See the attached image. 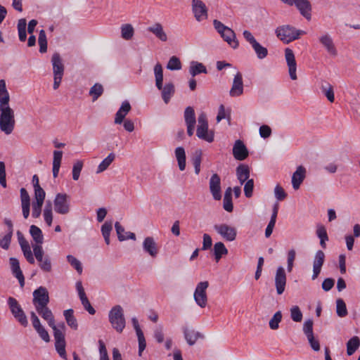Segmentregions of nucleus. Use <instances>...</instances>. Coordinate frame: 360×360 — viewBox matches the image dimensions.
Wrapping results in <instances>:
<instances>
[{
	"mask_svg": "<svg viewBox=\"0 0 360 360\" xmlns=\"http://www.w3.org/2000/svg\"><path fill=\"white\" fill-rule=\"evenodd\" d=\"M10 96L4 79H0V129L11 134L15 127V114L9 106Z\"/></svg>",
	"mask_w": 360,
	"mask_h": 360,
	"instance_id": "nucleus-1",
	"label": "nucleus"
},
{
	"mask_svg": "<svg viewBox=\"0 0 360 360\" xmlns=\"http://www.w3.org/2000/svg\"><path fill=\"white\" fill-rule=\"evenodd\" d=\"M155 77V85L159 90L162 91V98L164 102L167 104L174 94V86L172 83H167L164 86L163 70L160 63H157L154 67Z\"/></svg>",
	"mask_w": 360,
	"mask_h": 360,
	"instance_id": "nucleus-2",
	"label": "nucleus"
},
{
	"mask_svg": "<svg viewBox=\"0 0 360 360\" xmlns=\"http://www.w3.org/2000/svg\"><path fill=\"white\" fill-rule=\"evenodd\" d=\"M108 319L112 327L121 333L126 326L123 309L120 305L114 306L108 313Z\"/></svg>",
	"mask_w": 360,
	"mask_h": 360,
	"instance_id": "nucleus-3",
	"label": "nucleus"
},
{
	"mask_svg": "<svg viewBox=\"0 0 360 360\" xmlns=\"http://www.w3.org/2000/svg\"><path fill=\"white\" fill-rule=\"evenodd\" d=\"M277 37L285 44H288L300 37L301 34H305L304 31L297 30L290 25H283L276 29Z\"/></svg>",
	"mask_w": 360,
	"mask_h": 360,
	"instance_id": "nucleus-4",
	"label": "nucleus"
},
{
	"mask_svg": "<svg viewBox=\"0 0 360 360\" xmlns=\"http://www.w3.org/2000/svg\"><path fill=\"white\" fill-rule=\"evenodd\" d=\"M131 107L128 101L122 102L120 108L115 114V124H120L124 122V128L126 131L131 132L134 130V124L131 120H125L124 118L129 112L131 110Z\"/></svg>",
	"mask_w": 360,
	"mask_h": 360,
	"instance_id": "nucleus-5",
	"label": "nucleus"
},
{
	"mask_svg": "<svg viewBox=\"0 0 360 360\" xmlns=\"http://www.w3.org/2000/svg\"><path fill=\"white\" fill-rule=\"evenodd\" d=\"M196 135L199 139L205 140L209 143L214 141V134L208 131V122L205 113L202 112L198 117V127Z\"/></svg>",
	"mask_w": 360,
	"mask_h": 360,
	"instance_id": "nucleus-6",
	"label": "nucleus"
},
{
	"mask_svg": "<svg viewBox=\"0 0 360 360\" xmlns=\"http://www.w3.org/2000/svg\"><path fill=\"white\" fill-rule=\"evenodd\" d=\"M51 63L53 65V89H57L61 82L63 73H64V65L63 63L60 56L58 53H55L52 56Z\"/></svg>",
	"mask_w": 360,
	"mask_h": 360,
	"instance_id": "nucleus-7",
	"label": "nucleus"
},
{
	"mask_svg": "<svg viewBox=\"0 0 360 360\" xmlns=\"http://www.w3.org/2000/svg\"><path fill=\"white\" fill-rule=\"evenodd\" d=\"M8 305L14 318L24 327L28 324L27 316L17 300L9 297L7 300Z\"/></svg>",
	"mask_w": 360,
	"mask_h": 360,
	"instance_id": "nucleus-8",
	"label": "nucleus"
},
{
	"mask_svg": "<svg viewBox=\"0 0 360 360\" xmlns=\"http://www.w3.org/2000/svg\"><path fill=\"white\" fill-rule=\"evenodd\" d=\"M209 286L208 281H201L198 283L193 294L195 303L201 308L206 307L207 295L206 290Z\"/></svg>",
	"mask_w": 360,
	"mask_h": 360,
	"instance_id": "nucleus-9",
	"label": "nucleus"
},
{
	"mask_svg": "<svg viewBox=\"0 0 360 360\" xmlns=\"http://www.w3.org/2000/svg\"><path fill=\"white\" fill-rule=\"evenodd\" d=\"M243 35L245 40L252 46L254 49L257 57L259 59H264L268 55V50L266 48L262 46L254 37L252 34L248 30H244Z\"/></svg>",
	"mask_w": 360,
	"mask_h": 360,
	"instance_id": "nucleus-10",
	"label": "nucleus"
},
{
	"mask_svg": "<svg viewBox=\"0 0 360 360\" xmlns=\"http://www.w3.org/2000/svg\"><path fill=\"white\" fill-rule=\"evenodd\" d=\"M54 210L60 214H67L70 210L69 196L66 193H57L53 200Z\"/></svg>",
	"mask_w": 360,
	"mask_h": 360,
	"instance_id": "nucleus-11",
	"label": "nucleus"
},
{
	"mask_svg": "<svg viewBox=\"0 0 360 360\" xmlns=\"http://www.w3.org/2000/svg\"><path fill=\"white\" fill-rule=\"evenodd\" d=\"M214 229L226 241H233L236 238V229L226 224H215Z\"/></svg>",
	"mask_w": 360,
	"mask_h": 360,
	"instance_id": "nucleus-12",
	"label": "nucleus"
},
{
	"mask_svg": "<svg viewBox=\"0 0 360 360\" xmlns=\"http://www.w3.org/2000/svg\"><path fill=\"white\" fill-rule=\"evenodd\" d=\"M33 304L35 308L45 307L49 302V295L45 287L40 286L33 292Z\"/></svg>",
	"mask_w": 360,
	"mask_h": 360,
	"instance_id": "nucleus-13",
	"label": "nucleus"
},
{
	"mask_svg": "<svg viewBox=\"0 0 360 360\" xmlns=\"http://www.w3.org/2000/svg\"><path fill=\"white\" fill-rule=\"evenodd\" d=\"M287 283V276L284 268L282 266L276 269L274 284L278 295H282L285 290Z\"/></svg>",
	"mask_w": 360,
	"mask_h": 360,
	"instance_id": "nucleus-14",
	"label": "nucleus"
},
{
	"mask_svg": "<svg viewBox=\"0 0 360 360\" xmlns=\"http://www.w3.org/2000/svg\"><path fill=\"white\" fill-rule=\"evenodd\" d=\"M192 11L198 22L207 18V8L201 0H192Z\"/></svg>",
	"mask_w": 360,
	"mask_h": 360,
	"instance_id": "nucleus-15",
	"label": "nucleus"
},
{
	"mask_svg": "<svg viewBox=\"0 0 360 360\" xmlns=\"http://www.w3.org/2000/svg\"><path fill=\"white\" fill-rule=\"evenodd\" d=\"M291 5H295L300 13L307 20L311 18V4L309 0H291Z\"/></svg>",
	"mask_w": 360,
	"mask_h": 360,
	"instance_id": "nucleus-16",
	"label": "nucleus"
},
{
	"mask_svg": "<svg viewBox=\"0 0 360 360\" xmlns=\"http://www.w3.org/2000/svg\"><path fill=\"white\" fill-rule=\"evenodd\" d=\"M285 58L288 68L290 77L292 80H296L297 79L296 74L297 63L292 50L289 48H286L285 50Z\"/></svg>",
	"mask_w": 360,
	"mask_h": 360,
	"instance_id": "nucleus-17",
	"label": "nucleus"
},
{
	"mask_svg": "<svg viewBox=\"0 0 360 360\" xmlns=\"http://www.w3.org/2000/svg\"><path fill=\"white\" fill-rule=\"evenodd\" d=\"M17 236H18V243H19L21 250L23 252L24 257H25V259L30 264H34L35 260H34V256H33L32 252L31 250L29 243L24 238L22 233L20 231H18L17 232Z\"/></svg>",
	"mask_w": 360,
	"mask_h": 360,
	"instance_id": "nucleus-18",
	"label": "nucleus"
},
{
	"mask_svg": "<svg viewBox=\"0 0 360 360\" xmlns=\"http://www.w3.org/2000/svg\"><path fill=\"white\" fill-rule=\"evenodd\" d=\"M243 94V75L238 72L233 78L232 86L230 89L229 94L232 97H238Z\"/></svg>",
	"mask_w": 360,
	"mask_h": 360,
	"instance_id": "nucleus-19",
	"label": "nucleus"
},
{
	"mask_svg": "<svg viewBox=\"0 0 360 360\" xmlns=\"http://www.w3.org/2000/svg\"><path fill=\"white\" fill-rule=\"evenodd\" d=\"M210 190L216 200H219L221 198V179L217 174L212 175L210 179Z\"/></svg>",
	"mask_w": 360,
	"mask_h": 360,
	"instance_id": "nucleus-20",
	"label": "nucleus"
},
{
	"mask_svg": "<svg viewBox=\"0 0 360 360\" xmlns=\"http://www.w3.org/2000/svg\"><path fill=\"white\" fill-rule=\"evenodd\" d=\"M325 261V254L322 250H318L314 256L313 262V274L312 280H315L319 275L321 267Z\"/></svg>",
	"mask_w": 360,
	"mask_h": 360,
	"instance_id": "nucleus-21",
	"label": "nucleus"
},
{
	"mask_svg": "<svg viewBox=\"0 0 360 360\" xmlns=\"http://www.w3.org/2000/svg\"><path fill=\"white\" fill-rule=\"evenodd\" d=\"M233 157L238 160H243L248 156V150L244 143L237 140L233 147Z\"/></svg>",
	"mask_w": 360,
	"mask_h": 360,
	"instance_id": "nucleus-22",
	"label": "nucleus"
},
{
	"mask_svg": "<svg viewBox=\"0 0 360 360\" xmlns=\"http://www.w3.org/2000/svg\"><path fill=\"white\" fill-rule=\"evenodd\" d=\"M9 262L11 265V269L13 274L16 277L18 280L20 285L21 288L25 285V278L22 274V272L20 267V263L18 259L15 257H11L9 259Z\"/></svg>",
	"mask_w": 360,
	"mask_h": 360,
	"instance_id": "nucleus-23",
	"label": "nucleus"
},
{
	"mask_svg": "<svg viewBox=\"0 0 360 360\" xmlns=\"http://www.w3.org/2000/svg\"><path fill=\"white\" fill-rule=\"evenodd\" d=\"M143 249L151 257H156L158 254V248L153 237H146L143 242Z\"/></svg>",
	"mask_w": 360,
	"mask_h": 360,
	"instance_id": "nucleus-24",
	"label": "nucleus"
},
{
	"mask_svg": "<svg viewBox=\"0 0 360 360\" xmlns=\"http://www.w3.org/2000/svg\"><path fill=\"white\" fill-rule=\"evenodd\" d=\"M306 176V169L300 165L296 169V171L292 176V184L295 190H297Z\"/></svg>",
	"mask_w": 360,
	"mask_h": 360,
	"instance_id": "nucleus-25",
	"label": "nucleus"
},
{
	"mask_svg": "<svg viewBox=\"0 0 360 360\" xmlns=\"http://www.w3.org/2000/svg\"><path fill=\"white\" fill-rule=\"evenodd\" d=\"M37 313L47 321L49 326L55 324V319L51 310L48 307V305L45 307H39L35 308Z\"/></svg>",
	"mask_w": 360,
	"mask_h": 360,
	"instance_id": "nucleus-26",
	"label": "nucleus"
},
{
	"mask_svg": "<svg viewBox=\"0 0 360 360\" xmlns=\"http://www.w3.org/2000/svg\"><path fill=\"white\" fill-rule=\"evenodd\" d=\"M319 41L326 48L329 54L335 56L337 50L332 38L328 34H324L319 38Z\"/></svg>",
	"mask_w": 360,
	"mask_h": 360,
	"instance_id": "nucleus-27",
	"label": "nucleus"
},
{
	"mask_svg": "<svg viewBox=\"0 0 360 360\" xmlns=\"http://www.w3.org/2000/svg\"><path fill=\"white\" fill-rule=\"evenodd\" d=\"M221 37L226 41L233 49L238 47V41L236 39V34L233 30L228 27L224 33H221Z\"/></svg>",
	"mask_w": 360,
	"mask_h": 360,
	"instance_id": "nucleus-28",
	"label": "nucleus"
},
{
	"mask_svg": "<svg viewBox=\"0 0 360 360\" xmlns=\"http://www.w3.org/2000/svg\"><path fill=\"white\" fill-rule=\"evenodd\" d=\"M148 30L155 34L160 41H166L167 40V34L165 32L160 23H155L153 25L148 27Z\"/></svg>",
	"mask_w": 360,
	"mask_h": 360,
	"instance_id": "nucleus-29",
	"label": "nucleus"
},
{
	"mask_svg": "<svg viewBox=\"0 0 360 360\" xmlns=\"http://www.w3.org/2000/svg\"><path fill=\"white\" fill-rule=\"evenodd\" d=\"M237 178L240 184H244L249 179L250 169L247 165L241 164L236 168Z\"/></svg>",
	"mask_w": 360,
	"mask_h": 360,
	"instance_id": "nucleus-30",
	"label": "nucleus"
},
{
	"mask_svg": "<svg viewBox=\"0 0 360 360\" xmlns=\"http://www.w3.org/2000/svg\"><path fill=\"white\" fill-rule=\"evenodd\" d=\"M63 316L67 322V324L73 330H76L78 328V323L74 316V311L72 309H66L63 311Z\"/></svg>",
	"mask_w": 360,
	"mask_h": 360,
	"instance_id": "nucleus-31",
	"label": "nucleus"
},
{
	"mask_svg": "<svg viewBox=\"0 0 360 360\" xmlns=\"http://www.w3.org/2000/svg\"><path fill=\"white\" fill-rule=\"evenodd\" d=\"M63 157V152L61 150L53 151V176L56 178L58 175L60 163Z\"/></svg>",
	"mask_w": 360,
	"mask_h": 360,
	"instance_id": "nucleus-32",
	"label": "nucleus"
},
{
	"mask_svg": "<svg viewBox=\"0 0 360 360\" xmlns=\"http://www.w3.org/2000/svg\"><path fill=\"white\" fill-rule=\"evenodd\" d=\"M175 156L179 169L184 171L186 168V153L184 148L181 146L177 147L175 149Z\"/></svg>",
	"mask_w": 360,
	"mask_h": 360,
	"instance_id": "nucleus-33",
	"label": "nucleus"
},
{
	"mask_svg": "<svg viewBox=\"0 0 360 360\" xmlns=\"http://www.w3.org/2000/svg\"><path fill=\"white\" fill-rule=\"evenodd\" d=\"M206 67L201 63L191 61L189 67V73L195 77L200 73H207Z\"/></svg>",
	"mask_w": 360,
	"mask_h": 360,
	"instance_id": "nucleus-34",
	"label": "nucleus"
},
{
	"mask_svg": "<svg viewBox=\"0 0 360 360\" xmlns=\"http://www.w3.org/2000/svg\"><path fill=\"white\" fill-rule=\"evenodd\" d=\"M360 339L358 336H353L347 342V354L352 356L359 347Z\"/></svg>",
	"mask_w": 360,
	"mask_h": 360,
	"instance_id": "nucleus-35",
	"label": "nucleus"
},
{
	"mask_svg": "<svg viewBox=\"0 0 360 360\" xmlns=\"http://www.w3.org/2000/svg\"><path fill=\"white\" fill-rule=\"evenodd\" d=\"M321 89L328 100L333 103L335 100L333 86L326 81H322L321 84Z\"/></svg>",
	"mask_w": 360,
	"mask_h": 360,
	"instance_id": "nucleus-36",
	"label": "nucleus"
},
{
	"mask_svg": "<svg viewBox=\"0 0 360 360\" xmlns=\"http://www.w3.org/2000/svg\"><path fill=\"white\" fill-rule=\"evenodd\" d=\"M231 192V188L229 187L225 191L223 200V207L226 211L229 212H232L233 209Z\"/></svg>",
	"mask_w": 360,
	"mask_h": 360,
	"instance_id": "nucleus-37",
	"label": "nucleus"
},
{
	"mask_svg": "<svg viewBox=\"0 0 360 360\" xmlns=\"http://www.w3.org/2000/svg\"><path fill=\"white\" fill-rule=\"evenodd\" d=\"M184 337L189 345H193L199 338L202 337L198 332L187 328L184 330Z\"/></svg>",
	"mask_w": 360,
	"mask_h": 360,
	"instance_id": "nucleus-38",
	"label": "nucleus"
},
{
	"mask_svg": "<svg viewBox=\"0 0 360 360\" xmlns=\"http://www.w3.org/2000/svg\"><path fill=\"white\" fill-rule=\"evenodd\" d=\"M228 254V250L222 242H217L214 245V255L215 260L219 262L222 255Z\"/></svg>",
	"mask_w": 360,
	"mask_h": 360,
	"instance_id": "nucleus-39",
	"label": "nucleus"
},
{
	"mask_svg": "<svg viewBox=\"0 0 360 360\" xmlns=\"http://www.w3.org/2000/svg\"><path fill=\"white\" fill-rule=\"evenodd\" d=\"M30 233L33 240L37 244H42L44 242V236L41 230L35 225L30 226Z\"/></svg>",
	"mask_w": 360,
	"mask_h": 360,
	"instance_id": "nucleus-40",
	"label": "nucleus"
},
{
	"mask_svg": "<svg viewBox=\"0 0 360 360\" xmlns=\"http://www.w3.org/2000/svg\"><path fill=\"white\" fill-rule=\"evenodd\" d=\"M115 158V155L110 153L98 166L96 173H101L108 169Z\"/></svg>",
	"mask_w": 360,
	"mask_h": 360,
	"instance_id": "nucleus-41",
	"label": "nucleus"
},
{
	"mask_svg": "<svg viewBox=\"0 0 360 360\" xmlns=\"http://www.w3.org/2000/svg\"><path fill=\"white\" fill-rule=\"evenodd\" d=\"M43 216L45 222L49 226H51L53 221L52 205L50 201L47 202L43 212Z\"/></svg>",
	"mask_w": 360,
	"mask_h": 360,
	"instance_id": "nucleus-42",
	"label": "nucleus"
},
{
	"mask_svg": "<svg viewBox=\"0 0 360 360\" xmlns=\"http://www.w3.org/2000/svg\"><path fill=\"white\" fill-rule=\"evenodd\" d=\"M39 262V266L41 270L44 272H51L52 270V264L50 257L48 255H45L40 259H37Z\"/></svg>",
	"mask_w": 360,
	"mask_h": 360,
	"instance_id": "nucleus-43",
	"label": "nucleus"
},
{
	"mask_svg": "<svg viewBox=\"0 0 360 360\" xmlns=\"http://www.w3.org/2000/svg\"><path fill=\"white\" fill-rule=\"evenodd\" d=\"M134 34V30L131 24H124L121 27V36L125 40L131 39Z\"/></svg>",
	"mask_w": 360,
	"mask_h": 360,
	"instance_id": "nucleus-44",
	"label": "nucleus"
},
{
	"mask_svg": "<svg viewBox=\"0 0 360 360\" xmlns=\"http://www.w3.org/2000/svg\"><path fill=\"white\" fill-rule=\"evenodd\" d=\"M184 120L186 124H195V111L192 107L188 106L185 109Z\"/></svg>",
	"mask_w": 360,
	"mask_h": 360,
	"instance_id": "nucleus-45",
	"label": "nucleus"
},
{
	"mask_svg": "<svg viewBox=\"0 0 360 360\" xmlns=\"http://www.w3.org/2000/svg\"><path fill=\"white\" fill-rule=\"evenodd\" d=\"M53 330V336H54V339H55V341L56 342H59V341H65V334L63 331V330L65 328V324L64 323H61L60 325H59V327L60 328V329L59 328H58L56 324H54L53 326H50Z\"/></svg>",
	"mask_w": 360,
	"mask_h": 360,
	"instance_id": "nucleus-46",
	"label": "nucleus"
},
{
	"mask_svg": "<svg viewBox=\"0 0 360 360\" xmlns=\"http://www.w3.org/2000/svg\"><path fill=\"white\" fill-rule=\"evenodd\" d=\"M103 87L99 83H96L89 90V95L93 101H96L103 93Z\"/></svg>",
	"mask_w": 360,
	"mask_h": 360,
	"instance_id": "nucleus-47",
	"label": "nucleus"
},
{
	"mask_svg": "<svg viewBox=\"0 0 360 360\" xmlns=\"http://www.w3.org/2000/svg\"><path fill=\"white\" fill-rule=\"evenodd\" d=\"M336 313L339 317H345L348 312L345 301L339 298L336 300Z\"/></svg>",
	"mask_w": 360,
	"mask_h": 360,
	"instance_id": "nucleus-48",
	"label": "nucleus"
},
{
	"mask_svg": "<svg viewBox=\"0 0 360 360\" xmlns=\"http://www.w3.org/2000/svg\"><path fill=\"white\" fill-rule=\"evenodd\" d=\"M112 229V222L105 221L101 226L102 235L107 245L110 244V235Z\"/></svg>",
	"mask_w": 360,
	"mask_h": 360,
	"instance_id": "nucleus-49",
	"label": "nucleus"
},
{
	"mask_svg": "<svg viewBox=\"0 0 360 360\" xmlns=\"http://www.w3.org/2000/svg\"><path fill=\"white\" fill-rule=\"evenodd\" d=\"M38 43L39 45V52L45 53L47 51V39L46 34L44 30H40L38 37Z\"/></svg>",
	"mask_w": 360,
	"mask_h": 360,
	"instance_id": "nucleus-50",
	"label": "nucleus"
},
{
	"mask_svg": "<svg viewBox=\"0 0 360 360\" xmlns=\"http://www.w3.org/2000/svg\"><path fill=\"white\" fill-rule=\"evenodd\" d=\"M282 320V313L281 311H276L269 321V327L272 330H276L279 327V323Z\"/></svg>",
	"mask_w": 360,
	"mask_h": 360,
	"instance_id": "nucleus-51",
	"label": "nucleus"
},
{
	"mask_svg": "<svg viewBox=\"0 0 360 360\" xmlns=\"http://www.w3.org/2000/svg\"><path fill=\"white\" fill-rule=\"evenodd\" d=\"M67 260L70 265L75 269L79 274L82 273V266L79 260L72 255H68L67 256Z\"/></svg>",
	"mask_w": 360,
	"mask_h": 360,
	"instance_id": "nucleus-52",
	"label": "nucleus"
},
{
	"mask_svg": "<svg viewBox=\"0 0 360 360\" xmlns=\"http://www.w3.org/2000/svg\"><path fill=\"white\" fill-rule=\"evenodd\" d=\"M167 68L170 70H179L181 68V63L179 58L172 56L169 58Z\"/></svg>",
	"mask_w": 360,
	"mask_h": 360,
	"instance_id": "nucleus-53",
	"label": "nucleus"
},
{
	"mask_svg": "<svg viewBox=\"0 0 360 360\" xmlns=\"http://www.w3.org/2000/svg\"><path fill=\"white\" fill-rule=\"evenodd\" d=\"M65 345H66L65 340V341H59V342L55 341V348H56V350L57 351L58 354L62 359L67 360Z\"/></svg>",
	"mask_w": 360,
	"mask_h": 360,
	"instance_id": "nucleus-54",
	"label": "nucleus"
},
{
	"mask_svg": "<svg viewBox=\"0 0 360 360\" xmlns=\"http://www.w3.org/2000/svg\"><path fill=\"white\" fill-rule=\"evenodd\" d=\"M290 317L295 322H300L302 320V313L298 306H293L290 309Z\"/></svg>",
	"mask_w": 360,
	"mask_h": 360,
	"instance_id": "nucleus-55",
	"label": "nucleus"
},
{
	"mask_svg": "<svg viewBox=\"0 0 360 360\" xmlns=\"http://www.w3.org/2000/svg\"><path fill=\"white\" fill-rule=\"evenodd\" d=\"M313 325L314 322L312 319H307L304 322L303 324V332L304 335L307 337L314 335L313 333Z\"/></svg>",
	"mask_w": 360,
	"mask_h": 360,
	"instance_id": "nucleus-56",
	"label": "nucleus"
},
{
	"mask_svg": "<svg viewBox=\"0 0 360 360\" xmlns=\"http://www.w3.org/2000/svg\"><path fill=\"white\" fill-rule=\"evenodd\" d=\"M295 251L292 249L288 252V258H287V270L288 272H291L293 268L294 261L295 259Z\"/></svg>",
	"mask_w": 360,
	"mask_h": 360,
	"instance_id": "nucleus-57",
	"label": "nucleus"
},
{
	"mask_svg": "<svg viewBox=\"0 0 360 360\" xmlns=\"http://www.w3.org/2000/svg\"><path fill=\"white\" fill-rule=\"evenodd\" d=\"M12 236L13 234L11 233V231H8V233L0 239V247L4 250H8L10 247Z\"/></svg>",
	"mask_w": 360,
	"mask_h": 360,
	"instance_id": "nucleus-58",
	"label": "nucleus"
},
{
	"mask_svg": "<svg viewBox=\"0 0 360 360\" xmlns=\"http://www.w3.org/2000/svg\"><path fill=\"white\" fill-rule=\"evenodd\" d=\"M83 163L82 161H77L76 163L74 164L72 167V179L75 181H77L79 179L81 171L82 169Z\"/></svg>",
	"mask_w": 360,
	"mask_h": 360,
	"instance_id": "nucleus-59",
	"label": "nucleus"
},
{
	"mask_svg": "<svg viewBox=\"0 0 360 360\" xmlns=\"http://www.w3.org/2000/svg\"><path fill=\"white\" fill-rule=\"evenodd\" d=\"M254 188V181L253 179H248L245 181L244 186V193L247 198H250L252 195Z\"/></svg>",
	"mask_w": 360,
	"mask_h": 360,
	"instance_id": "nucleus-60",
	"label": "nucleus"
},
{
	"mask_svg": "<svg viewBox=\"0 0 360 360\" xmlns=\"http://www.w3.org/2000/svg\"><path fill=\"white\" fill-rule=\"evenodd\" d=\"M81 300V302L84 307V308L91 314L94 315L96 313V310L91 305L90 302L89 301L86 295L82 297L79 298Z\"/></svg>",
	"mask_w": 360,
	"mask_h": 360,
	"instance_id": "nucleus-61",
	"label": "nucleus"
},
{
	"mask_svg": "<svg viewBox=\"0 0 360 360\" xmlns=\"http://www.w3.org/2000/svg\"><path fill=\"white\" fill-rule=\"evenodd\" d=\"M35 202L44 203L46 193L41 187L34 188Z\"/></svg>",
	"mask_w": 360,
	"mask_h": 360,
	"instance_id": "nucleus-62",
	"label": "nucleus"
},
{
	"mask_svg": "<svg viewBox=\"0 0 360 360\" xmlns=\"http://www.w3.org/2000/svg\"><path fill=\"white\" fill-rule=\"evenodd\" d=\"M115 228L119 240L123 241V240H127V238L125 237V235H124V234H126L124 228L118 221H117L115 223Z\"/></svg>",
	"mask_w": 360,
	"mask_h": 360,
	"instance_id": "nucleus-63",
	"label": "nucleus"
},
{
	"mask_svg": "<svg viewBox=\"0 0 360 360\" xmlns=\"http://www.w3.org/2000/svg\"><path fill=\"white\" fill-rule=\"evenodd\" d=\"M43 205V203L38 202H32V215L34 218H38L39 217L41 212V207Z\"/></svg>",
	"mask_w": 360,
	"mask_h": 360,
	"instance_id": "nucleus-64",
	"label": "nucleus"
}]
</instances>
